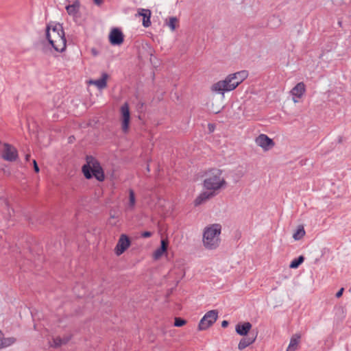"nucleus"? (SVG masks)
<instances>
[{"instance_id":"a211bd4d","label":"nucleus","mask_w":351,"mask_h":351,"mask_svg":"<svg viewBox=\"0 0 351 351\" xmlns=\"http://www.w3.org/2000/svg\"><path fill=\"white\" fill-rule=\"evenodd\" d=\"M108 77V73H102L101 78L90 80V84L95 85L99 90H103L107 86V80Z\"/></svg>"},{"instance_id":"6e6552de","label":"nucleus","mask_w":351,"mask_h":351,"mask_svg":"<svg viewBox=\"0 0 351 351\" xmlns=\"http://www.w3.org/2000/svg\"><path fill=\"white\" fill-rule=\"evenodd\" d=\"M121 113L122 117V130L126 133L128 131L130 120V113L129 105L127 102L123 104L121 107Z\"/></svg>"},{"instance_id":"2f4dec72","label":"nucleus","mask_w":351,"mask_h":351,"mask_svg":"<svg viewBox=\"0 0 351 351\" xmlns=\"http://www.w3.org/2000/svg\"><path fill=\"white\" fill-rule=\"evenodd\" d=\"M33 165H34V170L36 173H38L40 171V169L38 167V165L36 161V160H33Z\"/></svg>"},{"instance_id":"7c9ffc66","label":"nucleus","mask_w":351,"mask_h":351,"mask_svg":"<svg viewBox=\"0 0 351 351\" xmlns=\"http://www.w3.org/2000/svg\"><path fill=\"white\" fill-rule=\"evenodd\" d=\"M152 236V232L149 231H145L141 233V237L143 238H148Z\"/></svg>"},{"instance_id":"4468645a","label":"nucleus","mask_w":351,"mask_h":351,"mask_svg":"<svg viewBox=\"0 0 351 351\" xmlns=\"http://www.w3.org/2000/svg\"><path fill=\"white\" fill-rule=\"evenodd\" d=\"M257 335V331L255 332H252L250 333L249 336L242 338L238 344V349L239 350H243L247 346L252 344L256 341Z\"/></svg>"},{"instance_id":"1a4fd4ad","label":"nucleus","mask_w":351,"mask_h":351,"mask_svg":"<svg viewBox=\"0 0 351 351\" xmlns=\"http://www.w3.org/2000/svg\"><path fill=\"white\" fill-rule=\"evenodd\" d=\"M109 40L112 45H120L123 43L124 36L119 28L114 27L110 34Z\"/></svg>"},{"instance_id":"cd10ccee","label":"nucleus","mask_w":351,"mask_h":351,"mask_svg":"<svg viewBox=\"0 0 351 351\" xmlns=\"http://www.w3.org/2000/svg\"><path fill=\"white\" fill-rule=\"evenodd\" d=\"M305 234V230L302 226L298 227L295 232H294L293 237L295 240L298 241L302 239Z\"/></svg>"},{"instance_id":"5701e85b","label":"nucleus","mask_w":351,"mask_h":351,"mask_svg":"<svg viewBox=\"0 0 351 351\" xmlns=\"http://www.w3.org/2000/svg\"><path fill=\"white\" fill-rule=\"evenodd\" d=\"M128 202L126 204V208L128 210H134L136 206V195L133 189H130L128 190Z\"/></svg>"},{"instance_id":"f257e3e1","label":"nucleus","mask_w":351,"mask_h":351,"mask_svg":"<svg viewBox=\"0 0 351 351\" xmlns=\"http://www.w3.org/2000/svg\"><path fill=\"white\" fill-rule=\"evenodd\" d=\"M221 231V226L219 223L211 224L204 228L202 241L206 249L215 250L219 247Z\"/></svg>"},{"instance_id":"c9c22d12","label":"nucleus","mask_w":351,"mask_h":351,"mask_svg":"<svg viewBox=\"0 0 351 351\" xmlns=\"http://www.w3.org/2000/svg\"><path fill=\"white\" fill-rule=\"evenodd\" d=\"M229 324V322L226 320H223L222 322H221V326L223 328H226Z\"/></svg>"},{"instance_id":"412c9836","label":"nucleus","mask_w":351,"mask_h":351,"mask_svg":"<svg viewBox=\"0 0 351 351\" xmlns=\"http://www.w3.org/2000/svg\"><path fill=\"white\" fill-rule=\"evenodd\" d=\"M300 335L298 333L294 334L291 337L289 344L286 351H296V350L298 349V344L300 343Z\"/></svg>"},{"instance_id":"9b49d317","label":"nucleus","mask_w":351,"mask_h":351,"mask_svg":"<svg viewBox=\"0 0 351 351\" xmlns=\"http://www.w3.org/2000/svg\"><path fill=\"white\" fill-rule=\"evenodd\" d=\"M257 145L262 147L264 150H268L274 145V143L271 138L267 135L261 134L255 139Z\"/></svg>"},{"instance_id":"f8f14e48","label":"nucleus","mask_w":351,"mask_h":351,"mask_svg":"<svg viewBox=\"0 0 351 351\" xmlns=\"http://www.w3.org/2000/svg\"><path fill=\"white\" fill-rule=\"evenodd\" d=\"M306 92V86L304 82L298 83L291 90L293 101L296 103Z\"/></svg>"},{"instance_id":"2eb2a0df","label":"nucleus","mask_w":351,"mask_h":351,"mask_svg":"<svg viewBox=\"0 0 351 351\" xmlns=\"http://www.w3.org/2000/svg\"><path fill=\"white\" fill-rule=\"evenodd\" d=\"M50 45L54 49L55 51L58 52L64 51L66 46V40L65 38V35L62 36L60 38L57 40H50Z\"/></svg>"},{"instance_id":"aec40b11","label":"nucleus","mask_w":351,"mask_h":351,"mask_svg":"<svg viewBox=\"0 0 351 351\" xmlns=\"http://www.w3.org/2000/svg\"><path fill=\"white\" fill-rule=\"evenodd\" d=\"M169 243L167 241L162 239L160 247L156 249L154 252V258L156 260L159 259L162 254L167 250Z\"/></svg>"},{"instance_id":"20e7f679","label":"nucleus","mask_w":351,"mask_h":351,"mask_svg":"<svg viewBox=\"0 0 351 351\" xmlns=\"http://www.w3.org/2000/svg\"><path fill=\"white\" fill-rule=\"evenodd\" d=\"M237 88V84L232 82L230 75H227L223 80H220L211 87V90L219 94L223 95L226 92H230Z\"/></svg>"},{"instance_id":"dca6fc26","label":"nucleus","mask_w":351,"mask_h":351,"mask_svg":"<svg viewBox=\"0 0 351 351\" xmlns=\"http://www.w3.org/2000/svg\"><path fill=\"white\" fill-rule=\"evenodd\" d=\"M231 77L232 82L237 84V87L242 83L248 76V72L245 70H242L234 73L229 74Z\"/></svg>"},{"instance_id":"c85d7f7f","label":"nucleus","mask_w":351,"mask_h":351,"mask_svg":"<svg viewBox=\"0 0 351 351\" xmlns=\"http://www.w3.org/2000/svg\"><path fill=\"white\" fill-rule=\"evenodd\" d=\"M178 22V19L176 17H171L169 19V22L168 23V26L170 29L173 31L176 29V24Z\"/></svg>"},{"instance_id":"473e14b6","label":"nucleus","mask_w":351,"mask_h":351,"mask_svg":"<svg viewBox=\"0 0 351 351\" xmlns=\"http://www.w3.org/2000/svg\"><path fill=\"white\" fill-rule=\"evenodd\" d=\"M114 218H115L114 215H110V217L108 219L109 224H110L112 226H115L116 225L117 222L112 221Z\"/></svg>"},{"instance_id":"9d476101","label":"nucleus","mask_w":351,"mask_h":351,"mask_svg":"<svg viewBox=\"0 0 351 351\" xmlns=\"http://www.w3.org/2000/svg\"><path fill=\"white\" fill-rule=\"evenodd\" d=\"M130 245V240L125 234H121L115 247L117 256L122 254Z\"/></svg>"},{"instance_id":"f03ea898","label":"nucleus","mask_w":351,"mask_h":351,"mask_svg":"<svg viewBox=\"0 0 351 351\" xmlns=\"http://www.w3.org/2000/svg\"><path fill=\"white\" fill-rule=\"evenodd\" d=\"M203 186L206 189L217 193L221 189L226 187V182L222 177V171L217 168L208 170L206 178L203 182Z\"/></svg>"},{"instance_id":"bb28decb","label":"nucleus","mask_w":351,"mask_h":351,"mask_svg":"<svg viewBox=\"0 0 351 351\" xmlns=\"http://www.w3.org/2000/svg\"><path fill=\"white\" fill-rule=\"evenodd\" d=\"M281 24V20L278 16H272L269 20V25L273 27H277Z\"/></svg>"},{"instance_id":"b1692460","label":"nucleus","mask_w":351,"mask_h":351,"mask_svg":"<svg viewBox=\"0 0 351 351\" xmlns=\"http://www.w3.org/2000/svg\"><path fill=\"white\" fill-rule=\"evenodd\" d=\"M16 341L14 337H1L0 338V350L5 348L13 345Z\"/></svg>"},{"instance_id":"a878e982","label":"nucleus","mask_w":351,"mask_h":351,"mask_svg":"<svg viewBox=\"0 0 351 351\" xmlns=\"http://www.w3.org/2000/svg\"><path fill=\"white\" fill-rule=\"evenodd\" d=\"M304 257L303 256H299L297 258L293 259L289 267L291 269H297L304 262Z\"/></svg>"},{"instance_id":"58836bf2","label":"nucleus","mask_w":351,"mask_h":351,"mask_svg":"<svg viewBox=\"0 0 351 351\" xmlns=\"http://www.w3.org/2000/svg\"><path fill=\"white\" fill-rule=\"evenodd\" d=\"M2 335H3V333H2L1 330H0V338L2 337Z\"/></svg>"},{"instance_id":"6ab92c4d","label":"nucleus","mask_w":351,"mask_h":351,"mask_svg":"<svg viewBox=\"0 0 351 351\" xmlns=\"http://www.w3.org/2000/svg\"><path fill=\"white\" fill-rule=\"evenodd\" d=\"M138 15L143 16V25L145 27H148L151 25V11L147 9L139 8L138 10Z\"/></svg>"},{"instance_id":"393cba45","label":"nucleus","mask_w":351,"mask_h":351,"mask_svg":"<svg viewBox=\"0 0 351 351\" xmlns=\"http://www.w3.org/2000/svg\"><path fill=\"white\" fill-rule=\"evenodd\" d=\"M71 339V337H64L63 338L57 337L56 338L53 339V344L51 345L52 347L54 348H58L62 345L66 344Z\"/></svg>"},{"instance_id":"ddd939ff","label":"nucleus","mask_w":351,"mask_h":351,"mask_svg":"<svg viewBox=\"0 0 351 351\" xmlns=\"http://www.w3.org/2000/svg\"><path fill=\"white\" fill-rule=\"evenodd\" d=\"M217 194V192L207 190L206 191L202 192L195 199L194 204L195 206H198L206 201L212 199Z\"/></svg>"},{"instance_id":"c756f323","label":"nucleus","mask_w":351,"mask_h":351,"mask_svg":"<svg viewBox=\"0 0 351 351\" xmlns=\"http://www.w3.org/2000/svg\"><path fill=\"white\" fill-rule=\"evenodd\" d=\"M186 324V321L180 317H176L174 321V326L176 327H181Z\"/></svg>"},{"instance_id":"72a5a7b5","label":"nucleus","mask_w":351,"mask_h":351,"mask_svg":"<svg viewBox=\"0 0 351 351\" xmlns=\"http://www.w3.org/2000/svg\"><path fill=\"white\" fill-rule=\"evenodd\" d=\"M343 291H344V289H343V288H341V289H339V290L336 293L335 296H336L337 298H340V297L342 295Z\"/></svg>"},{"instance_id":"7ed1b4c3","label":"nucleus","mask_w":351,"mask_h":351,"mask_svg":"<svg viewBox=\"0 0 351 351\" xmlns=\"http://www.w3.org/2000/svg\"><path fill=\"white\" fill-rule=\"evenodd\" d=\"M82 172L86 179L95 178L99 182L105 180V174L99 162L92 156H86V163L82 166Z\"/></svg>"},{"instance_id":"39448f33","label":"nucleus","mask_w":351,"mask_h":351,"mask_svg":"<svg viewBox=\"0 0 351 351\" xmlns=\"http://www.w3.org/2000/svg\"><path fill=\"white\" fill-rule=\"evenodd\" d=\"M218 318V311L217 310H210L205 313L200 319L198 324V330H205L210 327Z\"/></svg>"},{"instance_id":"ea45409f","label":"nucleus","mask_w":351,"mask_h":351,"mask_svg":"<svg viewBox=\"0 0 351 351\" xmlns=\"http://www.w3.org/2000/svg\"><path fill=\"white\" fill-rule=\"evenodd\" d=\"M338 24L339 25V26H341V21H339Z\"/></svg>"},{"instance_id":"f3484780","label":"nucleus","mask_w":351,"mask_h":351,"mask_svg":"<svg viewBox=\"0 0 351 351\" xmlns=\"http://www.w3.org/2000/svg\"><path fill=\"white\" fill-rule=\"evenodd\" d=\"M252 326V324L248 322L242 324L239 323L237 324L235 330L239 335L246 336L250 332Z\"/></svg>"},{"instance_id":"f704fd0d","label":"nucleus","mask_w":351,"mask_h":351,"mask_svg":"<svg viewBox=\"0 0 351 351\" xmlns=\"http://www.w3.org/2000/svg\"><path fill=\"white\" fill-rule=\"evenodd\" d=\"M215 125L210 123L208 124V130L210 132H213L215 130Z\"/></svg>"},{"instance_id":"e433bc0d","label":"nucleus","mask_w":351,"mask_h":351,"mask_svg":"<svg viewBox=\"0 0 351 351\" xmlns=\"http://www.w3.org/2000/svg\"><path fill=\"white\" fill-rule=\"evenodd\" d=\"M93 1L97 5H100L103 3V0H93Z\"/></svg>"},{"instance_id":"4c0bfd02","label":"nucleus","mask_w":351,"mask_h":351,"mask_svg":"<svg viewBox=\"0 0 351 351\" xmlns=\"http://www.w3.org/2000/svg\"><path fill=\"white\" fill-rule=\"evenodd\" d=\"M29 158H30V155H29V154H27V155L25 156V160H29Z\"/></svg>"},{"instance_id":"4be33fe9","label":"nucleus","mask_w":351,"mask_h":351,"mask_svg":"<svg viewBox=\"0 0 351 351\" xmlns=\"http://www.w3.org/2000/svg\"><path fill=\"white\" fill-rule=\"evenodd\" d=\"M80 7L79 0H75L72 4L67 5L65 8L69 15L75 16L78 13Z\"/></svg>"},{"instance_id":"0eeeda50","label":"nucleus","mask_w":351,"mask_h":351,"mask_svg":"<svg viewBox=\"0 0 351 351\" xmlns=\"http://www.w3.org/2000/svg\"><path fill=\"white\" fill-rule=\"evenodd\" d=\"M2 158L7 161L14 162L18 158V151L12 145L9 143H4V151Z\"/></svg>"},{"instance_id":"423d86ee","label":"nucleus","mask_w":351,"mask_h":351,"mask_svg":"<svg viewBox=\"0 0 351 351\" xmlns=\"http://www.w3.org/2000/svg\"><path fill=\"white\" fill-rule=\"evenodd\" d=\"M46 38L50 44V40L59 39L64 35V32L61 24L47 25L46 27Z\"/></svg>"}]
</instances>
